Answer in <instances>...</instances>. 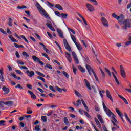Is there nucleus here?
Returning a JSON list of instances; mask_svg holds the SVG:
<instances>
[{
  "instance_id": "obj_51",
  "label": "nucleus",
  "mask_w": 131,
  "mask_h": 131,
  "mask_svg": "<svg viewBox=\"0 0 131 131\" xmlns=\"http://www.w3.org/2000/svg\"><path fill=\"white\" fill-rule=\"evenodd\" d=\"M49 89L50 91H52V92L56 93V90H55V89H54V87H53L52 85L49 86Z\"/></svg>"
},
{
  "instance_id": "obj_11",
  "label": "nucleus",
  "mask_w": 131,
  "mask_h": 131,
  "mask_svg": "<svg viewBox=\"0 0 131 131\" xmlns=\"http://www.w3.org/2000/svg\"><path fill=\"white\" fill-rule=\"evenodd\" d=\"M120 68L121 76H122L123 78H125L126 77V74L125 73V71H124V68H123L122 66H120Z\"/></svg>"
},
{
  "instance_id": "obj_55",
  "label": "nucleus",
  "mask_w": 131,
  "mask_h": 131,
  "mask_svg": "<svg viewBox=\"0 0 131 131\" xmlns=\"http://www.w3.org/2000/svg\"><path fill=\"white\" fill-rule=\"evenodd\" d=\"M23 19L25 20V21H26V22H27L28 23H29V22H30V19L26 18V17H23Z\"/></svg>"
},
{
  "instance_id": "obj_19",
  "label": "nucleus",
  "mask_w": 131,
  "mask_h": 131,
  "mask_svg": "<svg viewBox=\"0 0 131 131\" xmlns=\"http://www.w3.org/2000/svg\"><path fill=\"white\" fill-rule=\"evenodd\" d=\"M116 112H117V114H118L119 116L121 117V119H122V120L123 121V118H122V116H123V115H122V114H121L120 111H119L118 108H116Z\"/></svg>"
},
{
  "instance_id": "obj_60",
  "label": "nucleus",
  "mask_w": 131,
  "mask_h": 131,
  "mask_svg": "<svg viewBox=\"0 0 131 131\" xmlns=\"http://www.w3.org/2000/svg\"><path fill=\"white\" fill-rule=\"evenodd\" d=\"M74 60H75L76 64H78V63H79V61L78 60V58L77 57L74 58Z\"/></svg>"
},
{
  "instance_id": "obj_15",
  "label": "nucleus",
  "mask_w": 131,
  "mask_h": 131,
  "mask_svg": "<svg viewBox=\"0 0 131 131\" xmlns=\"http://www.w3.org/2000/svg\"><path fill=\"white\" fill-rule=\"evenodd\" d=\"M0 104H4V105H7V106H8L9 107H11L13 104V101H7V102H4V101H1Z\"/></svg>"
},
{
  "instance_id": "obj_32",
  "label": "nucleus",
  "mask_w": 131,
  "mask_h": 131,
  "mask_svg": "<svg viewBox=\"0 0 131 131\" xmlns=\"http://www.w3.org/2000/svg\"><path fill=\"white\" fill-rule=\"evenodd\" d=\"M79 70H80V71H81V72L82 73L85 72V69H84L81 66L79 67Z\"/></svg>"
},
{
  "instance_id": "obj_63",
  "label": "nucleus",
  "mask_w": 131,
  "mask_h": 131,
  "mask_svg": "<svg viewBox=\"0 0 131 131\" xmlns=\"http://www.w3.org/2000/svg\"><path fill=\"white\" fill-rule=\"evenodd\" d=\"M35 129L36 131H39V125H37L35 127Z\"/></svg>"
},
{
  "instance_id": "obj_4",
  "label": "nucleus",
  "mask_w": 131,
  "mask_h": 131,
  "mask_svg": "<svg viewBox=\"0 0 131 131\" xmlns=\"http://www.w3.org/2000/svg\"><path fill=\"white\" fill-rule=\"evenodd\" d=\"M86 68L90 75H92V73H93L94 77L97 81H99V79L98 78V76H97V74L94 71V70L90 66L89 64H86Z\"/></svg>"
},
{
  "instance_id": "obj_30",
  "label": "nucleus",
  "mask_w": 131,
  "mask_h": 131,
  "mask_svg": "<svg viewBox=\"0 0 131 131\" xmlns=\"http://www.w3.org/2000/svg\"><path fill=\"white\" fill-rule=\"evenodd\" d=\"M95 122H96V124L98 125L99 129H102V125H101V123H100L99 120L96 121Z\"/></svg>"
},
{
  "instance_id": "obj_17",
  "label": "nucleus",
  "mask_w": 131,
  "mask_h": 131,
  "mask_svg": "<svg viewBox=\"0 0 131 131\" xmlns=\"http://www.w3.org/2000/svg\"><path fill=\"white\" fill-rule=\"evenodd\" d=\"M84 81L85 82V86H86V88H88V89H89V90L91 91V90H92V88H91V84H90L89 81H88V80H86V79H84Z\"/></svg>"
},
{
  "instance_id": "obj_23",
  "label": "nucleus",
  "mask_w": 131,
  "mask_h": 131,
  "mask_svg": "<svg viewBox=\"0 0 131 131\" xmlns=\"http://www.w3.org/2000/svg\"><path fill=\"white\" fill-rule=\"evenodd\" d=\"M97 118L99 119L101 123H104V120L103 119V118H102V116H101V115L98 114Z\"/></svg>"
},
{
  "instance_id": "obj_22",
  "label": "nucleus",
  "mask_w": 131,
  "mask_h": 131,
  "mask_svg": "<svg viewBox=\"0 0 131 131\" xmlns=\"http://www.w3.org/2000/svg\"><path fill=\"white\" fill-rule=\"evenodd\" d=\"M70 36L71 38V39L73 40V42L74 43H76V37L74 36V35H73L72 34L70 33Z\"/></svg>"
},
{
  "instance_id": "obj_42",
  "label": "nucleus",
  "mask_w": 131,
  "mask_h": 131,
  "mask_svg": "<svg viewBox=\"0 0 131 131\" xmlns=\"http://www.w3.org/2000/svg\"><path fill=\"white\" fill-rule=\"evenodd\" d=\"M62 74L64 76H66V77H67V78H69V75H68V73H67L66 72L62 71Z\"/></svg>"
},
{
  "instance_id": "obj_8",
  "label": "nucleus",
  "mask_w": 131,
  "mask_h": 131,
  "mask_svg": "<svg viewBox=\"0 0 131 131\" xmlns=\"http://www.w3.org/2000/svg\"><path fill=\"white\" fill-rule=\"evenodd\" d=\"M101 21L103 26H105V27H109V23H108V20H107L105 17H101Z\"/></svg>"
},
{
  "instance_id": "obj_31",
  "label": "nucleus",
  "mask_w": 131,
  "mask_h": 131,
  "mask_svg": "<svg viewBox=\"0 0 131 131\" xmlns=\"http://www.w3.org/2000/svg\"><path fill=\"white\" fill-rule=\"evenodd\" d=\"M32 111L30 107H28L27 108V114H31L32 113Z\"/></svg>"
},
{
  "instance_id": "obj_7",
  "label": "nucleus",
  "mask_w": 131,
  "mask_h": 131,
  "mask_svg": "<svg viewBox=\"0 0 131 131\" xmlns=\"http://www.w3.org/2000/svg\"><path fill=\"white\" fill-rule=\"evenodd\" d=\"M122 24H123L125 26L124 28L125 30H126V28L127 27L130 28L131 27V25L129 23V19H127L125 20H123Z\"/></svg>"
},
{
  "instance_id": "obj_45",
  "label": "nucleus",
  "mask_w": 131,
  "mask_h": 131,
  "mask_svg": "<svg viewBox=\"0 0 131 131\" xmlns=\"http://www.w3.org/2000/svg\"><path fill=\"white\" fill-rule=\"evenodd\" d=\"M0 74L1 76H4V68H1L0 69Z\"/></svg>"
},
{
  "instance_id": "obj_61",
  "label": "nucleus",
  "mask_w": 131,
  "mask_h": 131,
  "mask_svg": "<svg viewBox=\"0 0 131 131\" xmlns=\"http://www.w3.org/2000/svg\"><path fill=\"white\" fill-rule=\"evenodd\" d=\"M77 71V69L75 67H73V71L74 74H75V75L76 74Z\"/></svg>"
},
{
  "instance_id": "obj_36",
  "label": "nucleus",
  "mask_w": 131,
  "mask_h": 131,
  "mask_svg": "<svg viewBox=\"0 0 131 131\" xmlns=\"http://www.w3.org/2000/svg\"><path fill=\"white\" fill-rule=\"evenodd\" d=\"M124 115H125V117L126 119H127V120L128 121V122H129V123H130V124H131L130 119H129V118L128 117V116H127V114H126V113H124Z\"/></svg>"
},
{
  "instance_id": "obj_13",
  "label": "nucleus",
  "mask_w": 131,
  "mask_h": 131,
  "mask_svg": "<svg viewBox=\"0 0 131 131\" xmlns=\"http://www.w3.org/2000/svg\"><path fill=\"white\" fill-rule=\"evenodd\" d=\"M66 57L68 60L69 63H71L72 62V58H71V54L68 52H65Z\"/></svg>"
},
{
  "instance_id": "obj_54",
  "label": "nucleus",
  "mask_w": 131,
  "mask_h": 131,
  "mask_svg": "<svg viewBox=\"0 0 131 131\" xmlns=\"http://www.w3.org/2000/svg\"><path fill=\"white\" fill-rule=\"evenodd\" d=\"M72 55L74 59L75 58H77V55H76V53H75L74 52H73L72 53Z\"/></svg>"
},
{
  "instance_id": "obj_47",
  "label": "nucleus",
  "mask_w": 131,
  "mask_h": 131,
  "mask_svg": "<svg viewBox=\"0 0 131 131\" xmlns=\"http://www.w3.org/2000/svg\"><path fill=\"white\" fill-rule=\"evenodd\" d=\"M75 95L77 96V97H81V95L80 94V93H79V92H78L77 90H75Z\"/></svg>"
},
{
  "instance_id": "obj_3",
  "label": "nucleus",
  "mask_w": 131,
  "mask_h": 131,
  "mask_svg": "<svg viewBox=\"0 0 131 131\" xmlns=\"http://www.w3.org/2000/svg\"><path fill=\"white\" fill-rule=\"evenodd\" d=\"M112 17L117 20L120 25H122V22H123V20H124V16H123V15H120L118 16L115 13H113L112 14Z\"/></svg>"
},
{
  "instance_id": "obj_38",
  "label": "nucleus",
  "mask_w": 131,
  "mask_h": 131,
  "mask_svg": "<svg viewBox=\"0 0 131 131\" xmlns=\"http://www.w3.org/2000/svg\"><path fill=\"white\" fill-rule=\"evenodd\" d=\"M81 104V100H77V104H76V105H75V106L76 107H78Z\"/></svg>"
},
{
  "instance_id": "obj_59",
  "label": "nucleus",
  "mask_w": 131,
  "mask_h": 131,
  "mask_svg": "<svg viewBox=\"0 0 131 131\" xmlns=\"http://www.w3.org/2000/svg\"><path fill=\"white\" fill-rule=\"evenodd\" d=\"M45 67H47V68H48L49 69H53V67H52V66L50 65V64H47Z\"/></svg>"
},
{
  "instance_id": "obj_39",
  "label": "nucleus",
  "mask_w": 131,
  "mask_h": 131,
  "mask_svg": "<svg viewBox=\"0 0 131 131\" xmlns=\"http://www.w3.org/2000/svg\"><path fill=\"white\" fill-rule=\"evenodd\" d=\"M90 2H92V3H93V5L94 6H98V2H97V0H89Z\"/></svg>"
},
{
  "instance_id": "obj_48",
  "label": "nucleus",
  "mask_w": 131,
  "mask_h": 131,
  "mask_svg": "<svg viewBox=\"0 0 131 131\" xmlns=\"http://www.w3.org/2000/svg\"><path fill=\"white\" fill-rule=\"evenodd\" d=\"M105 71H106L107 73H108L109 76L111 77V72H110V71H109V70L106 68H105Z\"/></svg>"
},
{
  "instance_id": "obj_26",
  "label": "nucleus",
  "mask_w": 131,
  "mask_h": 131,
  "mask_svg": "<svg viewBox=\"0 0 131 131\" xmlns=\"http://www.w3.org/2000/svg\"><path fill=\"white\" fill-rule=\"evenodd\" d=\"M68 16V14L61 13L60 14V17L61 19H66Z\"/></svg>"
},
{
  "instance_id": "obj_12",
  "label": "nucleus",
  "mask_w": 131,
  "mask_h": 131,
  "mask_svg": "<svg viewBox=\"0 0 131 131\" xmlns=\"http://www.w3.org/2000/svg\"><path fill=\"white\" fill-rule=\"evenodd\" d=\"M26 73L29 77H32L34 75H35L34 71H29V70H27Z\"/></svg>"
},
{
  "instance_id": "obj_9",
  "label": "nucleus",
  "mask_w": 131,
  "mask_h": 131,
  "mask_svg": "<svg viewBox=\"0 0 131 131\" xmlns=\"http://www.w3.org/2000/svg\"><path fill=\"white\" fill-rule=\"evenodd\" d=\"M63 43L66 50L69 51V52H71V48H70V46H69V44H68V42H67V40L66 39H63Z\"/></svg>"
},
{
  "instance_id": "obj_53",
  "label": "nucleus",
  "mask_w": 131,
  "mask_h": 131,
  "mask_svg": "<svg viewBox=\"0 0 131 131\" xmlns=\"http://www.w3.org/2000/svg\"><path fill=\"white\" fill-rule=\"evenodd\" d=\"M9 81H10V83L12 84V85H16V82L12 81L11 79H9Z\"/></svg>"
},
{
  "instance_id": "obj_41",
  "label": "nucleus",
  "mask_w": 131,
  "mask_h": 131,
  "mask_svg": "<svg viewBox=\"0 0 131 131\" xmlns=\"http://www.w3.org/2000/svg\"><path fill=\"white\" fill-rule=\"evenodd\" d=\"M100 70L101 72L102 78H105V73L104 72V71H103V70H102V69L100 68Z\"/></svg>"
},
{
  "instance_id": "obj_16",
  "label": "nucleus",
  "mask_w": 131,
  "mask_h": 131,
  "mask_svg": "<svg viewBox=\"0 0 131 131\" xmlns=\"http://www.w3.org/2000/svg\"><path fill=\"white\" fill-rule=\"evenodd\" d=\"M28 93H29V95H30L31 98L32 99V100H35L36 99V96L32 92H31V91L28 90Z\"/></svg>"
},
{
  "instance_id": "obj_6",
  "label": "nucleus",
  "mask_w": 131,
  "mask_h": 131,
  "mask_svg": "<svg viewBox=\"0 0 131 131\" xmlns=\"http://www.w3.org/2000/svg\"><path fill=\"white\" fill-rule=\"evenodd\" d=\"M112 70H113V72H112V74L113 75V76L117 83L118 85H119V81H118V79H117V77H116V75L117 74V72L115 70V69H114V67L112 68Z\"/></svg>"
},
{
  "instance_id": "obj_20",
  "label": "nucleus",
  "mask_w": 131,
  "mask_h": 131,
  "mask_svg": "<svg viewBox=\"0 0 131 131\" xmlns=\"http://www.w3.org/2000/svg\"><path fill=\"white\" fill-rule=\"evenodd\" d=\"M3 91L5 92V94H9L10 93V89L9 88H7V87L4 86L2 88Z\"/></svg>"
},
{
  "instance_id": "obj_58",
  "label": "nucleus",
  "mask_w": 131,
  "mask_h": 131,
  "mask_svg": "<svg viewBox=\"0 0 131 131\" xmlns=\"http://www.w3.org/2000/svg\"><path fill=\"white\" fill-rule=\"evenodd\" d=\"M15 72H16V73H18V74H20V75L23 74V73H22V72H21V71H20V70H16L15 71Z\"/></svg>"
},
{
  "instance_id": "obj_62",
  "label": "nucleus",
  "mask_w": 131,
  "mask_h": 131,
  "mask_svg": "<svg viewBox=\"0 0 131 131\" xmlns=\"http://www.w3.org/2000/svg\"><path fill=\"white\" fill-rule=\"evenodd\" d=\"M20 68L22 69H25V70H28V68H27V67L26 66H21Z\"/></svg>"
},
{
  "instance_id": "obj_14",
  "label": "nucleus",
  "mask_w": 131,
  "mask_h": 131,
  "mask_svg": "<svg viewBox=\"0 0 131 131\" xmlns=\"http://www.w3.org/2000/svg\"><path fill=\"white\" fill-rule=\"evenodd\" d=\"M57 31L60 38H64V34L63 33V31L60 29H57Z\"/></svg>"
},
{
  "instance_id": "obj_50",
  "label": "nucleus",
  "mask_w": 131,
  "mask_h": 131,
  "mask_svg": "<svg viewBox=\"0 0 131 131\" xmlns=\"http://www.w3.org/2000/svg\"><path fill=\"white\" fill-rule=\"evenodd\" d=\"M16 89H20V90H23V87L21 86V84H18L17 85L15 86Z\"/></svg>"
},
{
  "instance_id": "obj_43",
  "label": "nucleus",
  "mask_w": 131,
  "mask_h": 131,
  "mask_svg": "<svg viewBox=\"0 0 131 131\" xmlns=\"http://www.w3.org/2000/svg\"><path fill=\"white\" fill-rule=\"evenodd\" d=\"M56 89L58 92H59V93H62L63 92V90L62 89L60 88L59 87H58L57 86H55Z\"/></svg>"
},
{
  "instance_id": "obj_49",
  "label": "nucleus",
  "mask_w": 131,
  "mask_h": 131,
  "mask_svg": "<svg viewBox=\"0 0 131 131\" xmlns=\"http://www.w3.org/2000/svg\"><path fill=\"white\" fill-rule=\"evenodd\" d=\"M105 71H106L107 73H108L109 76L111 77V72H110V71H109V70L106 68H105Z\"/></svg>"
},
{
  "instance_id": "obj_5",
  "label": "nucleus",
  "mask_w": 131,
  "mask_h": 131,
  "mask_svg": "<svg viewBox=\"0 0 131 131\" xmlns=\"http://www.w3.org/2000/svg\"><path fill=\"white\" fill-rule=\"evenodd\" d=\"M82 103L86 111V112L83 111L85 116H86L88 118H91V115H90V114H89V113H88V112H90L89 107H88V106L86 105V104H85V102L83 101V100H82Z\"/></svg>"
},
{
  "instance_id": "obj_64",
  "label": "nucleus",
  "mask_w": 131,
  "mask_h": 131,
  "mask_svg": "<svg viewBox=\"0 0 131 131\" xmlns=\"http://www.w3.org/2000/svg\"><path fill=\"white\" fill-rule=\"evenodd\" d=\"M107 98L111 101V102H113V98L111 95L107 96Z\"/></svg>"
},
{
  "instance_id": "obj_21",
  "label": "nucleus",
  "mask_w": 131,
  "mask_h": 131,
  "mask_svg": "<svg viewBox=\"0 0 131 131\" xmlns=\"http://www.w3.org/2000/svg\"><path fill=\"white\" fill-rule=\"evenodd\" d=\"M75 45L76 46L78 51H82V47H81V45L76 42L75 43Z\"/></svg>"
},
{
  "instance_id": "obj_57",
  "label": "nucleus",
  "mask_w": 131,
  "mask_h": 131,
  "mask_svg": "<svg viewBox=\"0 0 131 131\" xmlns=\"http://www.w3.org/2000/svg\"><path fill=\"white\" fill-rule=\"evenodd\" d=\"M55 14L56 16H58V17H61V14L58 11H55Z\"/></svg>"
},
{
  "instance_id": "obj_1",
  "label": "nucleus",
  "mask_w": 131,
  "mask_h": 131,
  "mask_svg": "<svg viewBox=\"0 0 131 131\" xmlns=\"http://www.w3.org/2000/svg\"><path fill=\"white\" fill-rule=\"evenodd\" d=\"M102 105L103 109L107 116L109 117H111L112 116V118L113 120H114L112 121L114 126H116L117 128L118 129L119 128V126H117V125L116 124L117 122V120L115 119V115H114V114H113V113H112V112H111V111L107 106H106V105L104 102H102ZM114 122H116V123H115Z\"/></svg>"
},
{
  "instance_id": "obj_52",
  "label": "nucleus",
  "mask_w": 131,
  "mask_h": 131,
  "mask_svg": "<svg viewBox=\"0 0 131 131\" xmlns=\"http://www.w3.org/2000/svg\"><path fill=\"white\" fill-rule=\"evenodd\" d=\"M106 97H108L111 95V94H110V91H109V90H106Z\"/></svg>"
},
{
  "instance_id": "obj_44",
  "label": "nucleus",
  "mask_w": 131,
  "mask_h": 131,
  "mask_svg": "<svg viewBox=\"0 0 131 131\" xmlns=\"http://www.w3.org/2000/svg\"><path fill=\"white\" fill-rule=\"evenodd\" d=\"M5 123H6V121L1 120L0 121V126H3L5 125Z\"/></svg>"
},
{
  "instance_id": "obj_24",
  "label": "nucleus",
  "mask_w": 131,
  "mask_h": 131,
  "mask_svg": "<svg viewBox=\"0 0 131 131\" xmlns=\"http://www.w3.org/2000/svg\"><path fill=\"white\" fill-rule=\"evenodd\" d=\"M55 8H57V9H58V10H60V11H63V10H64V9L63 8V7L60 5V4H56L55 5Z\"/></svg>"
},
{
  "instance_id": "obj_34",
  "label": "nucleus",
  "mask_w": 131,
  "mask_h": 131,
  "mask_svg": "<svg viewBox=\"0 0 131 131\" xmlns=\"http://www.w3.org/2000/svg\"><path fill=\"white\" fill-rule=\"evenodd\" d=\"M68 30L70 32V34L71 33V32L73 33V34H75V31L73 30V29H72L70 28H68Z\"/></svg>"
},
{
  "instance_id": "obj_56",
  "label": "nucleus",
  "mask_w": 131,
  "mask_h": 131,
  "mask_svg": "<svg viewBox=\"0 0 131 131\" xmlns=\"http://www.w3.org/2000/svg\"><path fill=\"white\" fill-rule=\"evenodd\" d=\"M53 112H54L53 111H49L47 114V116H51L53 114Z\"/></svg>"
},
{
  "instance_id": "obj_27",
  "label": "nucleus",
  "mask_w": 131,
  "mask_h": 131,
  "mask_svg": "<svg viewBox=\"0 0 131 131\" xmlns=\"http://www.w3.org/2000/svg\"><path fill=\"white\" fill-rule=\"evenodd\" d=\"M32 59L34 61V62H39V60H40V59L38 58V57H37L34 55L32 56Z\"/></svg>"
},
{
  "instance_id": "obj_29",
  "label": "nucleus",
  "mask_w": 131,
  "mask_h": 131,
  "mask_svg": "<svg viewBox=\"0 0 131 131\" xmlns=\"http://www.w3.org/2000/svg\"><path fill=\"white\" fill-rule=\"evenodd\" d=\"M36 73L38 75H39L40 76H42V77H46V76L43 74H42V73H41L39 71H36Z\"/></svg>"
},
{
  "instance_id": "obj_37",
  "label": "nucleus",
  "mask_w": 131,
  "mask_h": 131,
  "mask_svg": "<svg viewBox=\"0 0 131 131\" xmlns=\"http://www.w3.org/2000/svg\"><path fill=\"white\" fill-rule=\"evenodd\" d=\"M20 37H21V38H23V39L26 42H27V43H28V42H29L28 41V40H27V39L26 37H25V36H24V35H21V36H20Z\"/></svg>"
},
{
  "instance_id": "obj_2",
  "label": "nucleus",
  "mask_w": 131,
  "mask_h": 131,
  "mask_svg": "<svg viewBox=\"0 0 131 131\" xmlns=\"http://www.w3.org/2000/svg\"><path fill=\"white\" fill-rule=\"evenodd\" d=\"M36 7L38 9L40 14H41V15H43V16H45L46 18H47L48 19H49V14H48L47 12H46V10H45V9H43V8L41 7V6H40V4H39L38 2H36Z\"/></svg>"
},
{
  "instance_id": "obj_33",
  "label": "nucleus",
  "mask_w": 131,
  "mask_h": 131,
  "mask_svg": "<svg viewBox=\"0 0 131 131\" xmlns=\"http://www.w3.org/2000/svg\"><path fill=\"white\" fill-rule=\"evenodd\" d=\"M41 119L43 121V122H46L47 120V117L46 116H42L41 117Z\"/></svg>"
},
{
  "instance_id": "obj_40",
  "label": "nucleus",
  "mask_w": 131,
  "mask_h": 131,
  "mask_svg": "<svg viewBox=\"0 0 131 131\" xmlns=\"http://www.w3.org/2000/svg\"><path fill=\"white\" fill-rule=\"evenodd\" d=\"M9 22H8V25L10 27H12V23L13 22V19L12 18H9L8 19Z\"/></svg>"
},
{
  "instance_id": "obj_18",
  "label": "nucleus",
  "mask_w": 131,
  "mask_h": 131,
  "mask_svg": "<svg viewBox=\"0 0 131 131\" xmlns=\"http://www.w3.org/2000/svg\"><path fill=\"white\" fill-rule=\"evenodd\" d=\"M39 45H40V46H42V47H43V49L44 51H45V52H47V54H49V53H50V51L49 50H48V49H47L46 45H45L43 43H42L41 42H39Z\"/></svg>"
},
{
  "instance_id": "obj_25",
  "label": "nucleus",
  "mask_w": 131,
  "mask_h": 131,
  "mask_svg": "<svg viewBox=\"0 0 131 131\" xmlns=\"http://www.w3.org/2000/svg\"><path fill=\"white\" fill-rule=\"evenodd\" d=\"M9 38L13 42H18V40H16L14 37H13V36L10 35L9 36Z\"/></svg>"
},
{
  "instance_id": "obj_10",
  "label": "nucleus",
  "mask_w": 131,
  "mask_h": 131,
  "mask_svg": "<svg viewBox=\"0 0 131 131\" xmlns=\"http://www.w3.org/2000/svg\"><path fill=\"white\" fill-rule=\"evenodd\" d=\"M86 8L89 10V12H94L95 11V8L90 3L86 4Z\"/></svg>"
},
{
  "instance_id": "obj_35",
  "label": "nucleus",
  "mask_w": 131,
  "mask_h": 131,
  "mask_svg": "<svg viewBox=\"0 0 131 131\" xmlns=\"http://www.w3.org/2000/svg\"><path fill=\"white\" fill-rule=\"evenodd\" d=\"M22 54L24 56V57H25L26 58H29V55L28 54V53L24 51L23 52Z\"/></svg>"
},
{
  "instance_id": "obj_28",
  "label": "nucleus",
  "mask_w": 131,
  "mask_h": 131,
  "mask_svg": "<svg viewBox=\"0 0 131 131\" xmlns=\"http://www.w3.org/2000/svg\"><path fill=\"white\" fill-rule=\"evenodd\" d=\"M63 122H64L65 124H66V125H68L69 124L68 119L66 117L63 118Z\"/></svg>"
},
{
  "instance_id": "obj_46",
  "label": "nucleus",
  "mask_w": 131,
  "mask_h": 131,
  "mask_svg": "<svg viewBox=\"0 0 131 131\" xmlns=\"http://www.w3.org/2000/svg\"><path fill=\"white\" fill-rule=\"evenodd\" d=\"M0 32L3 33V34H5V35H7V32L4 31V30L2 28H0Z\"/></svg>"
}]
</instances>
